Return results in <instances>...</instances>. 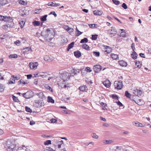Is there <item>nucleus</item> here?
<instances>
[{
  "label": "nucleus",
  "mask_w": 151,
  "mask_h": 151,
  "mask_svg": "<svg viewBox=\"0 0 151 151\" xmlns=\"http://www.w3.org/2000/svg\"><path fill=\"white\" fill-rule=\"evenodd\" d=\"M59 76L64 82L69 80L71 76L70 74L68 72L60 71L59 73Z\"/></svg>",
  "instance_id": "obj_1"
},
{
  "label": "nucleus",
  "mask_w": 151,
  "mask_h": 151,
  "mask_svg": "<svg viewBox=\"0 0 151 151\" xmlns=\"http://www.w3.org/2000/svg\"><path fill=\"white\" fill-rule=\"evenodd\" d=\"M15 147V145L10 139L7 140L5 143V147L7 151H13Z\"/></svg>",
  "instance_id": "obj_2"
},
{
  "label": "nucleus",
  "mask_w": 151,
  "mask_h": 151,
  "mask_svg": "<svg viewBox=\"0 0 151 151\" xmlns=\"http://www.w3.org/2000/svg\"><path fill=\"white\" fill-rule=\"evenodd\" d=\"M48 35V40H51L54 37L55 32L52 29H47Z\"/></svg>",
  "instance_id": "obj_3"
},
{
  "label": "nucleus",
  "mask_w": 151,
  "mask_h": 151,
  "mask_svg": "<svg viewBox=\"0 0 151 151\" xmlns=\"http://www.w3.org/2000/svg\"><path fill=\"white\" fill-rule=\"evenodd\" d=\"M114 85L115 88L118 90L121 89L123 86L122 81H115Z\"/></svg>",
  "instance_id": "obj_4"
},
{
  "label": "nucleus",
  "mask_w": 151,
  "mask_h": 151,
  "mask_svg": "<svg viewBox=\"0 0 151 151\" xmlns=\"http://www.w3.org/2000/svg\"><path fill=\"white\" fill-rule=\"evenodd\" d=\"M34 93L31 91H28L23 94V96L26 99H28L32 97L33 96Z\"/></svg>",
  "instance_id": "obj_5"
},
{
  "label": "nucleus",
  "mask_w": 151,
  "mask_h": 151,
  "mask_svg": "<svg viewBox=\"0 0 151 151\" xmlns=\"http://www.w3.org/2000/svg\"><path fill=\"white\" fill-rule=\"evenodd\" d=\"M102 69V67L99 65H95L93 67V69L95 73L99 72Z\"/></svg>",
  "instance_id": "obj_6"
},
{
  "label": "nucleus",
  "mask_w": 151,
  "mask_h": 151,
  "mask_svg": "<svg viewBox=\"0 0 151 151\" xmlns=\"http://www.w3.org/2000/svg\"><path fill=\"white\" fill-rule=\"evenodd\" d=\"M116 32L114 29H109L108 30V34L110 37H112L115 36L116 34Z\"/></svg>",
  "instance_id": "obj_7"
},
{
  "label": "nucleus",
  "mask_w": 151,
  "mask_h": 151,
  "mask_svg": "<svg viewBox=\"0 0 151 151\" xmlns=\"http://www.w3.org/2000/svg\"><path fill=\"white\" fill-rule=\"evenodd\" d=\"M29 65L31 69H35L37 68L38 64L37 62H31L29 63Z\"/></svg>",
  "instance_id": "obj_8"
},
{
  "label": "nucleus",
  "mask_w": 151,
  "mask_h": 151,
  "mask_svg": "<svg viewBox=\"0 0 151 151\" xmlns=\"http://www.w3.org/2000/svg\"><path fill=\"white\" fill-rule=\"evenodd\" d=\"M80 72V70L79 69H73L71 70V73H70V76H73L74 75H77Z\"/></svg>",
  "instance_id": "obj_9"
},
{
  "label": "nucleus",
  "mask_w": 151,
  "mask_h": 151,
  "mask_svg": "<svg viewBox=\"0 0 151 151\" xmlns=\"http://www.w3.org/2000/svg\"><path fill=\"white\" fill-rule=\"evenodd\" d=\"M41 35L44 37L46 40H48V35L47 29L45 31H43L41 33Z\"/></svg>",
  "instance_id": "obj_10"
},
{
  "label": "nucleus",
  "mask_w": 151,
  "mask_h": 151,
  "mask_svg": "<svg viewBox=\"0 0 151 151\" xmlns=\"http://www.w3.org/2000/svg\"><path fill=\"white\" fill-rule=\"evenodd\" d=\"M103 46L106 49V50L104 51V52H106L107 54H109L111 52L112 49L111 47L106 45H104Z\"/></svg>",
  "instance_id": "obj_11"
},
{
  "label": "nucleus",
  "mask_w": 151,
  "mask_h": 151,
  "mask_svg": "<svg viewBox=\"0 0 151 151\" xmlns=\"http://www.w3.org/2000/svg\"><path fill=\"white\" fill-rule=\"evenodd\" d=\"M54 59V58L51 56L46 55L45 56L44 58V60L46 61L51 62Z\"/></svg>",
  "instance_id": "obj_12"
},
{
  "label": "nucleus",
  "mask_w": 151,
  "mask_h": 151,
  "mask_svg": "<svg viewBox=\"0 0 151 151\" xmlns=\"http://www.w3.org/2000/svg\"><path fill=\"white\" fill-rule=\"evenodd\" d=\"M103 83L104 85L106 88H109L111 85V82L108 79H106L104 81Z\"/></svg>",
  "instance_id": "obj_13"
},
{
  "label": "nucleus",
  "mask_w": 151,
  "mask_h": 151,
  "mask_svg": "<svg viewBox=\"0 0 151 151\" xmlns=\"http://www.w3.org/2000/svg\"><path fill=\"white\" fill-rule=\"evenodd\" d=\"M32 24L34 26H38L40 25L42 26V25L43 23L41 22L40 21L34 20L32 22Z\"/></svg>",
  "instance_id": "obj_14"
},
{
  "label": "nucleus",
  "mask_w": 151,
  "mask_h": 151,
  "mask_svg": "<svg viewBox=\"0 0 151 151\" xmlns=\"http://www.w3.org/2000/svg\"><path fill=\"white\" fill-rule=\"evenodd\" d=\"M79 90L82 92H86L88 90V88L86 86H83L79 88Z\"/></svg>",
  "instance_id": "obj_15"
},
{
  "label": "nucleus",
  "mask_w": 151,
  "mask_h": 151,
  "mask_svg": "<svg viewBox=\"0 0 151 151\" xmlns=\"http://www.w3.org/2000/svg\"><path fill=\"white\" fill-rule=\"evenodd\" d=\"M118 63L120 66L122 67H126L127 65V62L123 60L119 61Z\"/></svg>",
  "instance_id": "obj_16"
},
{
  "label": "nucleus",
  "mask_w": 151,
  "mask_h": 151,
  "mask_svg": "<svg viewBox=\"0 0 151 151\" xmlns=\"http://www.w3.org/2000/svg\"><path fill=\"white\" fill-rule=\"evenodd\" d=\"M4 21H8L11 22V23L12 24L13 20L12 18L10 17H7L4 16Z\"/></svg>",
  "instance_id": "obj_17"
},
{
  "label": "nucleus",
  "mask_w": 151,
  "mask_h": 151,
  "mask_svg": "<svg viewBox=\"0 0 151 151\" xmlns=\"http://www.w3.org/2000/svg\"><path fill=\"white\" fill-rule=\"evenodd\" d=\"M103 13V12L102 11L98 10H96L93 11L94 14L96 15H101Z\"/></svg>",
  "instance_id": "obj_18"
},
{
  "label": "nucleus",
  "mask_w": 151,
  "mask_h": 151,
  "mask_svg": "<svg viewBox=\"0 0 151 151\" xmlns=\"http://www.w3.org/2000/svg\"><path fill=\"white\" fill-rule=\"evenodd\" d=\"M74 54L75 56L77 58H79L81 55V52L78 50L74 52Z\"/></svg>",
  "instance_id": "obj_19"
},
{
  "label": "nucleus",
  "mask_w": 151,
  "mask_h": 151,
  "mask_svg": "<svg viewBox=\"0 0 151 151\" xmlns=\"http://www.w3.org/2000/svg\"><path fill=\"white\" fill-rule=\"evenodd\" d=\"M59 86H60L62 88H66L70 87L71 86L69 83H67L66 84L62 83L61 84H60V85H59Z\"/></svg>",
  "instance_id": "obj_20"
},
{
  "label": "nucleus",
  "mask_w": 151,
  "mask_h": 151,
  "mask_svg": "<svg viewBox=\"0 0 151 151\" xmlns=\"http://www.w3.org/2000/svg\"><path fill=\"white\" fill-rule=\"evenodd\" d=\"M25 24V20L21 19L19 20V24L21 28H22L24 27V26Z\"/></svg>",
  "instance_id": "obj_21"
},
{
  "label": "nucleus",
  "mask_w": 151,
  "mask_h": 151,
  "mask_svg": "<svg viewBox=\"0 0 151 151\" xmlns=\"http://www.w3.org/2000/svg\"><path fill=\"white\" fill-rule=\"evenodd\" d=\"M111 57L114 60H118L119 56L117 54H115L111 53L110 54Z\"/></svg>",
  "instance_id": "obj_22"
},
{
  "label": "nucleus",
  "mask_w": 151,
  "mask_h": 151,
  "mask_svg": "<svg viewBox=\"0 0 151 151\" xmlns=\"http://www.w3.org/2000/svg\"><path fill=\"white\" fill-rule=\"evenodd\" d=\"M74 45V42H71L70 44H69L68 47L67 48V51H69V50L73 47Z\"/></svg>",
  "instance_id": "obj_23"
},
{
  "label": "nucleus",
  "mask_w": 151,
  "mask_h": 151,
  "mask_svg": "<svg viewBox=\"0 0 151 151\" xmlns=\"http://www.w3.org/2000/svg\"><path fill=\"white\" fill-rule=\"evenodd\" d=\"M131 57L134 60L137 59V54L134 50L133 51L131 55Z\"/></svg>",
  "instance_id": "obj_24"
},
{
  "label": "nucleus",
  "mask_w": 151,
  "mask_h": 151,
  "mask_svg": "<svg viewBox=\"0 0 151 151\" xmlns=\"http://www.w3.org/2000/svg\"><path fill=\"white\" fill-rule=\"evenodd\" d=\"M82 47L84 49L88 51L89 50H90V47L86 44L82 45Z\"/></svg>",
  "instance_id": "obj_25"
},
{
  "label": "nucleus",
  "mask_w": 151,
  "mask_h": 151,
  "mask_svg": "<svg viewBox=\"0 0 151 151\" xmlns=\"http://www.w3.org/2000/svg\"><path fill=\"white\" fill-rule=\"evenodd\" d=\"M18 2L20 4L24 6H26L27 5V1H24L19 0L18 1Z\"/></svg>",
  "instance_id": "obj_26"
},
{
  "label": "nucleus",
  "mask_w": 151,
  "mask_h": 151,
  "mask_svg": "<svg viewBox=\"0 0 151 151\" xmlns=\"http://www.w3.org/2000/svg\"><path fill=\"white\" fill-rule=\"evenodd\" d=\"M8 3L7 0H0V4L2 6Z\"/></svg>",
  "instance_id": "obj_27"
},
{
  "label": "nucleus",
  "mask_w": 151,
  "mask_h": 151,
  "mask_svg": "<svg viewBox=\"0 0 151 151\" xmlns=\"http://www.w3.org/2000/svg\"><path fill=\"white\" fill-rule=\"evenodd\" d=\"M47 101L48 102H50L52 103H54V100L52 99V98L50 96L47 97Z\"/></svg>",
  "instance_id": "obj_28"
},
{
  "label": "nucleus",
  "mask_w": 151,
  "mask_h": 151,
  "mask_svg": "<svg viewBox=\"0 0 151 151\" xmlns=\"http://www.w3.org/2000/svg\"><path fill=\"white\" fill-rule=\"evenodd\" d=\"M47 5L49 6H57V4L55 2H50L48 3Z\"/></svg>",
  "instance_id": "obj_29"
},
{
  "label": "nucleus",
  "mask_w": 151,
  "mask_h": 151,
  "mask_svg": "<svg viewBox=\"0 0 151 151\" xmlns=\"http://www.w3.org/2000/svg\"><path fill=\"white\" fill-rule=\"evenodd\" d=\"M22 146L24 148H23L22 147H19L17 150V151H27L26 147H24L23 145Z\"/></svg>",
  "instance_id": "obj_30"
},
{
  "label": "nucleus",
  "mask_w": 151,
  "mask_h": 151,
  "mask_svg": "<svg viewBox=\"0 0 151 151\" xmlns=\"http://www.w3.org/2000/svg\"><path fill=\"white\" fill-rule=\"evenodd\" d=\"M63 143V141L62 140H60V141H57V146L59 148L61 147V145Z\"/></svg>",
  "instance_id": "obj_31"
},
{
  "label": "nucleus",
  "mask_w": 151,
  "mask_h": 151,
  "mask_svg": "<svg viewBox=\"0 0 151 151\" xmlns=\"http://www.w3.org/2000/svg\"><path fill=\"white\" fill-rule=\"evenodd\" d=\"M135 65L136 66V67L138 68H140L141 66V64L140 62H137V61H135Z\"/></svg>",
  "instance_id": "obj_32"
},
{
  "label": "nucleus",
  "mask_w": 151,
  "mask_h": 151,
  "mask_svg": "<svg viewBox=\"0 0 151 151\" xmlns=\"http://www.w3.org/2000/svg\"><path fill=\"white\" fill-rule=\"evenodd\" d=\"M125 95L129 99L130 98L131 96V95L127 91H125Z\"/></svg>",
  "instance_id": "obj_33"
},
{
  "label": "nucleus",
  "mask_w": 151,
  "mask_h": 151,
  "mask_svg": "<svg viewBox=\"0 0 151 151\" xmlns=\"http://www.w3.org/2000/svg\"><path fill=\"white\" fill-rule=\"evenodd\" d=\"M88 41V39L86 38H84L81 40L80 43H84L87 42Z\"/></svg>",
  "instance_id": "obj_34"
},
{
  "label": "nucleus",
  "mask_w": 151,
  "mask_h": 151,
  "mask_svg": "<svg viewBox=\"0 0 151 151\" xmlns=\"http://www.w3.org/2000/svg\"><path fill=\"white\" fill-rule=\"evenodd\" d=\"M9 57L10 58H18V55L16 54H13L10 55Z\"/></svg>",
  "instance_id": "obj_35"
},
{
  "label": "nucleus",
  "mask_w": 151,
  "mask_h": 151,
  "mask_svg": "<svg viewBox=\"0 0 151 151\" xmlns=\"http://www.w3.org/2000/svg\"><path fill=\"white\" fill-rule=\"evenodd\" d=\"M47 17V15H45L43 16L42 17L40 18V20L43 22L46 21L47 20L46 17Z\"/></svg>",
  "instance_id": "obj_36"
},
{
  "label": "nucleus",
  "mask_w": 151,
  "mask_h": 151,
  "mask_svg": "<svg viewBox=\"0 0 151 151\" xmlns=\"http://www.w3.org/2000/svg\"><path fill=\"white\" fill-rule=\"evenodd\" d=\"M98 36V35H92L91 38V39L92 40H95L97 39Z\"/></svg>",
  "instance_id": "obj_37"
},
{
  "label": "nucleus",
  "mask_w": 151,
  "mask_h": 151,
  "mask_svg": "<svg viewBox=\"0 0 151 151\" xmlns=\"http://www.w3.org/2000/svg\"><path fill=\"white\" fill-rule=\"evenodd\" d=\"M120 37H126V33L125 32L122 31L120 33Z\"/></svg>",
  "instance_id": "obj_38"
},
{
  "label": "nucleus",
  "mask_w": 151,
  "mask_h": 151,
  "mask_svg": "<svg viewBox=\"0 0 151 151\" xmlns=\"http://www.w3.org/2000/svg\"><path fill=\"white\" fill-rule=\"evenodd\" d=\"M93 54L96 57H98L100 55V52H93Z\"/></svg>",
  "instance_id": "obj_39"
},
{
  "label": "nucleus",
  "mask_w": 151,
  "mask_h": 151,
  "mask_svg": "<svg viewBox=\"0 0 151 151\" xmlns=\"http://www.w3.org/2000/svg\"><path fill=\"white\" fill-rule=\"evenodd\" d=\"M44 151H55L53 150V149L50 147H46L44 150Z\"/></svg>",
  "instance_id": "obj_40"
},
{
  "label": "nucleus",
  "mask_w": 151,
  "mask_h": 151,
  "mask_svg": "<svg viewBox=\"0 0 151 151\" xmlns=\"http://www.w3.org/2000/svg\"><path fill=\"white\" fill-rule=\"evenodd\" d=\"M45 87L48 90H49L50 91H51L52 92H53V90L48 85L46 84L45 85Z\"/></svg>",
  "instance_id": "obj_41"
},
{
  "label": "nucleus",
  "mask_w": 151,
  "mask_h": 151,
  "mask_svg": "<svg viewBox=\"0 0 151 151\" xmlns=\"http://www.w3.org/2000/svg\"><path fill=\"white\" fill-rule=\"evenodd\" d=\"M44 145H48L51 144V141L50 140H47L45 141L44 143Z\"/></svg>",
  "instance_id": "obj_42"
},
{
  "label": "nucleus",
  "mask_w": 151,
  "mask_h": 151,
  "mask_svg": "<svg viewBox=\"0 0 151 151\" xmlns=\"http://www.w3.org/2000/svg\"><path fill=\"white\" fill-rule=\"evenodd\" d=\"M15 81L13 79H12L11 78L10 80L9 81L8 83L9 84H11L15 83Z\"/></svg>",
  "instance_id": "obj_43"
},
{
  "label": "nucleus",
  "mask_w": 151,
  "mask_h": 151,
  "mask_svg": "<svg viewBox=\"0 0 151 151\" xmlns=\"http://www.w3.org/2000/svg\"><path fill=\"white\" fill-rule=\"evenodd\" d=\"M12 98L13 100L16 102H18L19 101V100L17 98V97H16L14 95H13Z\"/></svg>",
  "instance_id": "obj_44"
},
{
  "label": "nucleus",
  "mask_w": 151,
  "mask_h": 151,
  "mask_svg": "<svg viewBox=\"0 0 151 151\" xmlns=\"http://www.w3.org/2000/svg\"><path fill=\"white\" fill-rule=\"evenodd\" d=\"M25 109L26 111L29 112L31 113L32 111V110L29 107L27 106H26L25 107Z\"/></svg>",
  "instance_id": "obj_45"
},
{
  "label": "nucleus",
  "mask_w": 151,
  "mask_h": 151,
  "mask_svg": "<svg viewBox=\"0 0 151 151\" xmlns=\"http://www.w3.org/2000/svg\"><path fill=\"white\" fill-rule=\"evenodd\" d=\"M113 2L116 5H118L120 4V1L116 0H112Z\"/></svg>",
  "instance_id": "obj_46"
},
{
  "label": "nucleus",
  "mask_w": 151,
  "mask_h": 151,
  "mask_svg": "<svg viewBox=\"0 0 151 151\" xmlns=\"http://www.w3.org/2000/svg\"><path fill=\"white\" fill-rule=\"evenodd\" d=\"M111 96L113 99H116L117 100H118V99H119L118 96L117 95H114V94L112 95Z\"/></svg>",
  "instance_id": "obj_47"
},
{
  "label": "nucleus",
  "mask_w": 151,
  "mask_h": 151,
  "mask_svg": "<svg viewBox=\"0 0 151 151\" xmlns=\"http://www.w3.org/2000/svg\"><path fill=\"white\" fill-rule=\"evenodd\" d=\"M25 50V51H24V52H27L29 51L30 50H31V48L30 47H27L24 49Z\"/></svg>",
  "instance_id": "obj_48"
},
{
  "label": "nucleus",
  "mask_w": 151,
  "mask_h": 151,
  "mask_svg": "<svg viewBox=\"0 0 151 151\" xmlns=\"http://www.w3.org/2000/svg\"><path fill=\"white\" fill-rule=\"evenodd\" d=\"M18 82L19 83V85L20 84L23 83L24 84H25L27 83H26L23 80L21 79Z\"/></svg>",
  "instance_id": "obj_49"
},
{
  "label": "nucleus",
  "mask_w": 151,
  "mask_h": 151,
  "mask_svg": "<svg viewBox=\"0 0 151 151\" xmlns=\"http://www.w3.org/2000/svg\"><path fill=\"white\" fill-rule=\"evenodd\" d=\"M85 70L87 72H91L92 71L91 69L89 67H86Z\"/></svg>",
  "instance_id": "obj_50"
},
{
  "label": "nucleus",
  "mask_w": 151,
  "mask_h": 151,
  "mask_svg": "<svg viewBox=\"0 0 151 151\" xmlns=\"http://www.w3.org/2000/svg\"><path fill=\"white\" fill-rule=\"evenodd\" d=\"M92 137L96 139H97L99 138L98 136L95 133H93L92 135Z\"/></svg>",
  "instance_id": "obj_51"
},
{
  "label": "nucleus",
  "mask_w": 151,
  "mask_h": 151,
  "mask_svg": "<svg viewBox=\"0 0 151 151\" xmlns=\"http://www.w3.org/2000/svg\"><path fill=\"white\" fill-rule=\"evenodd\" d=\"M38 95L39 96H40V97L41 99H43L44 97V95L43 93L42 92H40L39 93H38Z\"/></svg>",
  "instance_id": "obj_52"
},
{
  "label": "nucleus",
  "mask_w": 151,
  "mask_h": 151,
  "mask_svg": "<svg viewBox=\"0 0 151 151\" xmlns=\"http://www.w3.org/2000/svg\"><path fill=\"white\" fill-rule=\"evenodd\" d=\"M4 87L2 85L0 84V92H2L4 91Z\"/></svg>",
  "instance_id": "obj_53"
},
{
  "label": "nucleus",
  "mask_w": 151,
  "mask_h": 151,
  "mask_svg": "<svg viewBox=\"0 0 151 151\" xmlns=\"http://www.w3.org/2000/svg\"><path fill=\"white\" fill-rule=\"evenodd\" d=\"M122 7H123L124 9H126L127 8V6L126 4L124 3L122 5Z\"/></svg>",
  "instance_id": "obj_54"
},
{
  "label": "nucleus",
  "mask_w": 151,
  "mask_h": 151,
  "mask_svg": "<svg viewBox=\"0 0 151 151\" xmlns=\"http://www.w3.org/2000/svg\"><path fill=\"white\" fill-rule=\"evenodd\" d=\"M137 91L138 94V95H137V96H141L142 94V91L140 90H139L138 89Z\"/></svg>",
  "instance_id": "obj_55"
},
{
  "label": "nucleus",
  "mask_w": 151,
  "mask_h": 151,
  "mask_svg": "<svg viewBox=\"0 0 151 151\" xmlns=\"http://www.w3.org/2000/svg\"><path fill=\"white\" fill-rule=\"evenodd\" d=\"M42 9H36L35 10V14H38L40 13V12L41 11Z\"/></svg>",
  "instance_id": "obj_56"
},
{
  "label": "nucleus",
  "mask_w": 151,
  "mask_h": 151,
  "mask_svg": "<svg viewBox=\"0 0 151 151\" xmlns=\"http://www.w3.org/2000/svg\"><path fill=\"white\" fill-rule=\"evenodd\" d=\"M82 32L80 31H78L77 32H76V36H78L81 34H82Z\"/></svg>",
  "instance_id": "obj_57"
},
{
  "label": "nucleus",
  "mask_w": 151,
  "mask_h": 151,
  "mask_svg": "<svg viewBox=\"0 0 151 151\" xmlns=\"http://www.w3.org/2000/svg\"><path fill=\"white\" fill-rule=\"evenodd\" d=\"M100 104L104 107H105L107 106V104L106 103L102 102H101Z\"/></svg>",
  "instance_id": "obj_58"
},
{
  "label": "nucleus",
  "mask_w": 151,
  "mask_h": 151,
  "mask_svg": "<svg viewBox=\"0 0 151 151\" xmlns=\"http://www.w3.org/2000/svg\"><path fill=\"white\" fill-rule=\"evenodd\" d=\"M111 140H106L105 141L104 143L105 144H111Z\"/></svg>",
  "instance_id": "obj_59"
},
{
  "label": "nucleus",
  "mask_w": 151,
  "mask_h": 151,
  "mask_svg": "<svg viewBox=\"0 0 151 151\" xmlns=\"http://www.w3.org/2000/svg\"><path fill=\"white\" fill-rule=\"evenodd\" d=\"M116 103L119 107L122 106H123L122 104L120 101H118L116 102Z\"/></svg>",
  "instance_id": "obj_60"
},
{
  "label": "nucleus",
  "mask_w": 151,
  "mask_h": 151,
  "mask_svg": "<svg viewBox=\"0 0 151 151\" xmlns=\"http://www.w3.org/2000/svg\"><path fill=\"white\" fill-rule=\"evenodd\" d=\"M50 14L53 15L55 17L57 16V14L55 12H50V13L49 14V15Z\"/></svg>",
  "instance_id": "obj_61"
},
{
  "label": "nucleus",
  "mask_w": 151,
  "mask_h": 151,
  "mask_svg": "<svg viewBox=\"0 0 151 151\" xmlns=\"http://www.w3.org/2000/svg\"><path fill=\"white\" fill-rule=\"evenodd\" d=\"M137 89H136L135 90H134L133 91V93L136 96H137L138 95V94L137 93Z\"/></svg>",
  "instance_id": "obj_62"
},
{
  "label": "nucleus",
  "mask_w": 151,
  "mask_h": 151,
  "mask_svg": "<svg viewBox=\"0 0 151 151\" xmlns=\"http://www.w3.org/2000/svg\"><path fill=\"white\" fill-rule=\"evenodd\" d=\"M135 45L134 43H133L132 44L131 46V47L132 48V49L133 50V51H134V50L135 49Z\"/></svg>",
  "instance_id": "obj_63"
},
{
  "label": "nucleus",
  "mask_w": 151,
  "mask_h": 151,
  "mask_svg": "<svg viewBox=\"0 0 151 151\" xmlns=\"http://www.w3.org/2000/svg\"><path fill=\"white\" fill-rule=\"evenodd\" d=\"M50 121L51 123H55L56 122L57 120L54 119H52L50 120Z\"/></svg>",
  "instance_id": "obj_64"
}]
</instances>
